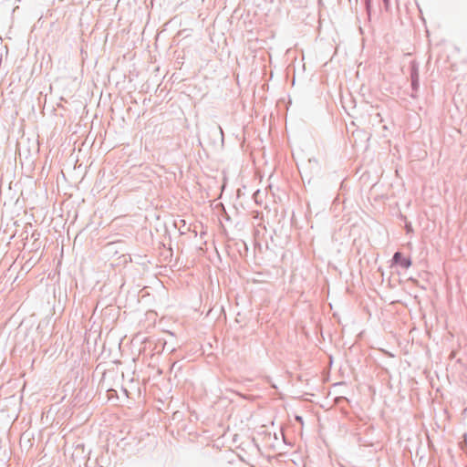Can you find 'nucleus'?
Instances as JSON below:
<instances>
[{
  "label": "nucleus",
  "mask_w": 467,
  "mask_h": 467,
  "mask_svg": "<svg viewBox=\"0 0 467 467\" xmlns=\"http://www.w3.org/2000/svg\"><path fill=\"white\" fill-rule=\"evenodd\" d=\"M392 261L394 264L400 265L403 269H408L411 265V260L404 257L400 252L393 254Z\"/></svg>",
  "instance_id": "f257e3e1"
},
{
  "label": "nucleus",
  "mask_w": 467,
  "mask_h": 467,
  "mask_svg": "<svg viewBox=\"0 0 467 467\" xmlns=\"http://www.w3.org/2000/svg\"><path fill=\"white\" fill-rule=\"evenodd\" d=\"M410 80L411 82H416L417 79H420V75H419V65L416 61H411L410 62Z\"/></svg>",
  "instance_id": "f03ea898"
},
{
  "label": "nucleus",
  "mask_w": 467,
  "mask_h": 467,
  "mask_svg": "<svg viewBox=\"0 0 467 467\" xmlns=\"http://www.w3.org/2000/svg\"><path fill=\"white\" fill-rule=\"evenodd\" d=\"M420 86V79H417L416 82H411V88L414 91H417Z\"/></svg>",
  "instance_id": "7ed1b4c3"
},
{
  "label": "nucleus",
  "mask_w": 467,
  "mask_h": 467,
  "mask_svg": "<svg viewBox=\"0 0 467 467\" xmlns=\"http://www.w3.org/2000/svg\"><path fill=\"white\" fill-rule=\"evenodd\" d=\"M365 5H366V9H367L368 13L369 14L370 6H371V0H365Z\"/></svg>",
  "instance_id": "20e7f679"
},
{
  "label": "nucleus",
  "mask_w": 467,
  "mask_h": 467,
  "mask_svg": "<svg viewBox=\"0 0 467 467\" xmlns=\"http://www.w3.org/2000/svg\"><path fill=\"white\" fill-rule=\"evenodd\" d=\"M385 9L388 11L389 7V0H382Z\"/></svg>",
  "instance_id": "39448f33"
},
{
  "label": "nucleus",
  "mask_w": 467,
  "mask_h": 467,
  "mask_svg": "<svg viewBox=\"0 0 467 467\" xmlns=\"http://www.w3.org/2000/svg\"><path fill=\"white\" fill-rule=\"evenodd\" d=\"M259 195H260V191H257V192H255L254 193V201H255L256 202H258V200H257V199H259Z\"/></svg>",
  "instance_id": "423d86ee"
},
{
  "label": "nucleus",
  "mask_w": 467,
  "mask_h": 467,
  "mask_svg": "<svg viewBox=\"0 0 467 467\" xmlns=\"http://www.w3.org/2000/svg\"><path fill=\"white\" fill-rule=\"evenodd\" d=\"M358 441L361 445H364V446H368V441H362L361 439H358Z\"/></svg>",
  "instance_id": "0eeeda50"
},
{
  "label": "nucleus",
  "mask_w": 467,
  "mask_h": 467,
  "mask_svg": "<svg viewBox=\"0 0 467 467\" xmlns=\"http://www.w3.org/2000/svg\"><path fill=\"white\" fill-rule=\"evenodd\" d=\"M406 229H407V232H410L411 231V226L410 225H406Z\"/></svg>",
  "instance_id": "6e6552de"
},
{
  "label": "nucleus",
  "mask_w": 467,
  "mask_h": 467,
  "mask_svg": "<svg viewBox=\"0 0 467 467\" xmlns=\"http://www.w3.org/2000/svg\"><path fill=\"white\" fill-rule=\"evenodd\" d=\"M296 420L297 421L302 422V418H301L300 416H296Z\"/></svg>",
  "instance_id": "1a4fd4ad"
},
{
  "label": "nucleus",
  "mask_w": 467,
  "mask_h": 467,
  "mask_svg": "<svg viewBox=\"0 0 467 467\" xmlns=\"http://www.w3.org/2000/svg\"><path fill=\"white\" fill-rule=\"evenodd\" d=\"M219 129H220L221 133L223 134V129L221 127H219Z\"/></svg>",
  "instance_id": "9d476101"
}]
</instances>
